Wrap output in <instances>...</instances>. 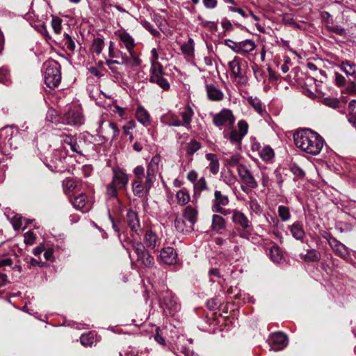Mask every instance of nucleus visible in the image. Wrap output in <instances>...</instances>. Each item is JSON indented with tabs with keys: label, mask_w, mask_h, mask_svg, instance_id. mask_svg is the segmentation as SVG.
<instances>
[{
	"label": "nucleus",
	"mask_w": 356,
	"mask_h": 356,
	"mask_svg": "<svg viewBox=\"0 0 356 356\" xmlns=\"http://www.w3.org/2000/svg\"><path fill=\"white\" fill-rule=\"evenodd\" d=\"M70 200L74 208L81 210L82 212H86L90 209V207L88 205L87 197L84 193L70 197Z\"/></svg>",
	"instance_id": "obj_21"
},
{
	"label": "nucleus",
	"mask_w": 356,
	"mask_h": 356,
	"mask_svg": "<svg viewBox=\"0 0 356 356\" xmlns=\"http://www.w3.org/2000/svg\"><path fill=\"white\" fill-rule=\"evenodd\" d=\"M206 159L210 162L209 168L213 175H216L219 171V160L217 156L213 153L206 154Z\"/></svg>",
	"instance_id": "obj_33"
},
{
	"label": "nucleus",
	"mask_w": 356,
	"mask_h": 356,
	"mask_svg": "<svg viewBox=\"0 0 356 356\" xmlns=\"http://www.w3.org/2000/svg\"><path fill=\"white\" fill-rule=\"evenodd\" d=\"M269 341L270 348L274 351L281 350L287 345V337L281 332L272 334Z\"/></svg>",
	"instance_id": "obj_13"
},
{
	"label": "nucleus",
	"mask_w": 356,
	"mask_h": 356,
	"mask_svg": "<svg viewBox=\"0 0 356 356\" xmlns=\"http://www.w3.org/2000/svg\"><path fill=\"white\" fill-rule=\"evenodd\" d=\"M51 26L56 34H60L62 31V19L58 17H54L51 19Z\"/></svg>",
	"instance_id": "obj_50"
},
{
	"label": "nucleus",
	"mask_w": 356,
	"mask_h": 356,
	"mask_svg": "<svg viewBox=\"0 0 356 356\" xmlns=\"http://www.w3.org/2000/svg\"><path fill=\"white\" fill-rule=\"evenodd\" d=\"M239 161H240V156L238 154L232 155V156H230L229 158H227L226 159L227 165H229L230 167H234L235 165L238 166V165H240Z\"/></svg>",
	"instance_id": "obj_57"
},
{
	"label": "nucleus",
	"mask_w": 356,
	"mask_h": 356,
	"mask_svg": "<svg viewBox=\"0 0 356 356\" xmlns=\"http://www.w3.org/2000/svg\"><path fill=\"white\" fill-rule=\"evenodd\" d=\"M183 216L192 225H193L197 220V211L191 206H188L184 211Z\"/></svg>",
	"instance_id": "obj_34"
},
{
	"label": "nucleus",
	"mask_w": 356,
	"mask_h": 356,
	"mask_svg": "<svg viewBox=\"0 0 356 356\" xmlns=\"http://www.w3.org/2000/svg\"><path fill=\"white\" fill-rule=\"evenodd\" d=\"M145 169L142 165H137L134 169V174L137 177L138 179H143L144 177Z\"/></svg>",
	"instance_id": "obj_64"
},
{
	"label": "nucleus",
	"mask_w": 356,
	"mask_h": 356,
	"mask_svg": "<svg viewBox=\"0 0 356 356\" xmlns=\"http://www.w3.org/2000/svg\"><path fill=\"white\" fill-rule=\"evenodd\" d=\"M247 101L259 115L264 116L266 114V109L258 97L250 96L247 99Z\"/></svg>",
	"instance_id": "obj_26"
},
{
	"label": "nucleus",
	"mask_w": 356,
	"mask_h": 356,
	"mask_svg": "<svg viewBox=\"0 0 356 356\" xmlns=\"http://www.w3.org/2000/svg\"><path fill=\"white\" fill-rule=\"evenodd\" d=\"M229 198L227 195H222L220 191H216L214 192V200L212 204V211L213 212L220 213L223 216L231 213V209H224L223 207L229 204Z\"/></svg>",
	"instance_id": "obj_12"
},
{
	"label": "nucleus",
	"mask_w": 356,
	"mask_h": 356,
	"mask_svg": "<svg viewBox=\"0 0 356 356\" xmlns=\"http://www.w3.org/2000/svg\"><path fill=\"white\" fill-rule=\"evenodd\" d=\"M289 230L296 240L301 241L305 238V233L301 223L294 222L289 227Z\"/></svg>",
	"instance_id": "obj_31"
},
{
	"label": "nucleus",
	"mask_w": 356,
	"mask_h": 356,
	"mask_svg": "<svg viewBox=\"0 0 356 356\" xmlns=\"http://www.w3.org/2000/svg\"><path fill=\"white\" fill-rule=\"evenodd\" d=\"M291 171L294 175L298 176L299 177H302L305 175V172L303 171V170L296 163L291 164Z\"/></svg>",
	"instance_id": "obj_60"
},
{
	"label": "nucleus",
	"mask_w": 356,
	"mask_h": 356,
	"mask_svg": "<svg viewBox=\"0 0 356 356\" xmlns=\"http://www.w3.org/2000/svg\"><path fill=\"white\" fill-rule=\"evenodd\" d=\"M44 83L49 88H54L61 81L60 66L56 61H48L44 63Z\"/></svg>",
	"instance_id": "obj_3"
},
{
	"label": "nucleus",
	"mask_w": 356,
	"mask_h": 356,
	"mask_svg": "<svg viewBox=\"0 0 356 356\" xmlns=\"http://www.w3.org/2000/svg\"><path fill=\"white\" fill-rule=\"evenodd\" d=\"M250 209L251 211L258 214L261 212V208L258 201L255 198H251L249 202Z\"/></svg>",
	"instance_id": "obj_54"
},
{
	"label": "nucleus",
	"mask_w": 356,
	"mask_h": 356,
	"mask_svg": "<svg viewBox=\"0 0 356 356\" xmlns=\"http://www.w3.org/2000/svg\"><path fill=\"white\" fill-rule=\"evenodd\" d=\"M98 123V134L102 136L104 140H108L110 138L111 141H113L117 139L120 134V130L116 124L102 120H100Z\"/></svg>",
	"instance_id": "obj_7"
},
{
	"label": "nucleus",
	"mask_w": 356,
	"mask_h": 356,
	"mask_svg": "<svg viewBox=\"0 0 356 356\" xmlns=\"http://www.w3.org/2000/svg\"><path fill=\"white\" fill-rule=\"evenodd\" d=\"M207 92L209 99L211 101L218 102L224 97L223 92L213 85L207 86Z\"/></svg>",
	"instance_id": "obj_29"
},
{
	"label": "nucleus",
	"mask_w": 356,
	"mask_h": 356,
	"mask_svg": "<svg viewBox=\"0 0 356 356\" xmlns=\"http://www.w3.org/2000/svg\"><path fill=\"white\" fill-rule=\"evenodd\" d=\"M355 65L350 63L348 60H344L339 65V69L346 74V76L356 79Z\"/></svg>",
	"instance_id": "obj_32"
},
{
	"label": "nucleus",
	"mask_w": 356,
	"mask_h": 356,
	"mask_svg": "<svg viewBox=\"0 0 356 356\" xmlns=\"http://www.w3.org/2000/svg\"><path fill=\"white\" fill-rule=\"evenodd\" d=\"M327 28L330 32L336 33L340 36L345 37L346 35L345 29L340 26H327Z\"/></svg>",
	"instance_id": "obj_56"
},
{
	"label": "nucleus",
	"mask_w": 356,
	"mask_h": 356,
	"mask_svg": "<svg viewBox=\"0 0 356 356\" xmlns=\"http://www.w3.org/2000/svg\"><path fill=\"white\" fill-rule=\"evenodd\" d=\"M334 82L339 87L344 86L346 83L345 77L339 72H334Z\"/></svg>",
	"instance_id": "obj_61"
},
{
	"label": "nucleus",
	"mask_w": 356,
	"mask_h": 356,
	"mask_svg": "<svg viewBox=\"0 0 356 356\" xmlns=\"http://www.w3.org/2000/svg\"><path fill=\"white\" fill-rule=\"evenodd\" d=\"M259 155L263 161H268L274 156V151L270 147H265L261 150Z\"/></svg>",
	"instance_id": "obj_44"
},
{
	"label": "nucleus",
	"mask_w": 356,
	"mask_h": 356,
	"mask_svg": "<svg viewBox=\"0 0 356 356\" xmlns=\"http://www.w3.org/2000/svg\"><path fill=\"white\" fill-rule=\"evenodd\" d=\"M269 256L270 259L274 263H280L283 259V256L281 250L277 245H273L269 250Z\"/></svg>",
	"instance_id": "obj_36"
},
{
	"label": "nucleus",
	"mask_w": 356,
	"mask_h": 356,
	"mask_svg": "<svg viewBox=\"0 0 356 356\" xmlns=\"http://www.w3.org/2000/svg\"><path fill=\"white\" fill-rule=\"evenodd\" d=\"M237 172L244 186H241V190L245 193H248L251 189H255L258 187V183L252 172L245 165H238Z\"/></svg>",
	"instance_id": "obj_6"
},
{
	"label": "nucleus",
	"mask_w": 356,
	"mask_h": 356,
	"mask_svg": "<svg viewBox=\"0 0 356 356\" xmlns=\"http://www.w3.org/2000/svg\"><path fill=\"white\" fill-rule=\"evenodd\" d=\"M120 40L125 45L126 49L129 51L130 56L132 57L134 62L136 65H139V60L136 58L134 48L135 47L134 40L133 38L127 32L124 31L119 35Z\"/></svg>",
	"instance_id": "obj_19"
},
{
	"label": "nucleus",
	"mask_w": 356,
	"mask_h": 356,
	"mask_svg": "<svg viewBox=\"0 0 356 356\" xmlns=\"http://www.w3.org/2000/svg\"><path fill=\"white\" fill-rule=\"evenodd\" d=\"M113 176L111 184L118 188V189H124L128 184V176L126 172L120 168L113 170Z\"/></svg>",
	"instance_id": "obj_15"
},
{
	"label": "nucleus",
	"mask_w": 356,
	"mask_h": 356,
	"mask_svg": "<svg viewBox=\"0 0 356 356\" xmlns=\"http://www.w3.org/2000/svg\"><path fill=\"white\" fill-rule=\"evenodd\" d=\"M193 115V110L190 106L188 105L183 108L181 112V116L182 118V121H181V126L189 129Z\"/></svg>",
	"instance_id": "obj_25"
},
{
	"label": "nucleus",
	"mask_w": 356,
	"mask_h": 356,
	"mask_svg": "<svg viewBox=\"0 0 356 356\" xmlns=\"http://www.w3.org/2000/svg\"><path fill=\"white\" fill-rule=\"evenodd\" d=\"M136 118L137 120L145 127H147L151 124L150 115L142 106L137 107L136 110Z\"/></svg>",
	"instance_id": "obj_23"
},
{
	"label": "nucleus",
	"mask_w": 356,
	"mask_h": 356,
	"mask_svg": "<svg viewBox=\"0 0 356 356\" xmlns=\"http://www.w3.org/2000/svg\"><path fill=\"white\" fill-rule=\"evenodd\" d=\"M15 134V127L13 126H6L0 130V138H3L4 141H7L11 146L12 143H10Z\"/></svg>",
	"instance_id": "obj_35"
},
{
	"label": "nucleus",
	"mask_w": 356,
	"mask_h": 356,
	"mask_svg": "<svg viewBox=\"0 0 356 356\" xmlns=\"http://www.w3.org/2000/svg\"><path fill=\"white\" fill-rule=\"evenodd\" d=\"M65 37V45L67 47V49L70 51H74L76 48V44L72 38L67 34H64Z\"/></svg>",
	"instance_id": "obj_55"
},
{
	"label": "nucleus",
	"mask_w": 356,
	"mask_h": 356,
	"mask_svg": "<svg viewBox=\"0 0 356 356\" xmlns=\"http://www.w3.org/2000/svg\"><path fill=\"white\" fill-rule=\"evenodd\" d=\"M76 140V138L72 136H66L63 140L65 147L66 148L67 146H69L71 150L74 148V143Z\"/></svg>",
	"instance_id": "obj_59"
},
{
	"label": "nucleus",
	"mask_w": 356,
	"mask_h": 356,
	"mask_svg": "<svg viewBox=\"0 0 356 356\" xmlns=\"http://www.w3.org/2000/svg\"><path fill=\"white\" fill-rule=\"evenodd\" d=\"M125 220L131 230L136 235H140L141 232V228L138 213L136 211L129 209L126 214Z\"/></svg>",
	"instance_id": "obj_16"
},
{
	"label": "nucleus",
	"mask_w": 356,
	"mask_h": 356,
	"mask_svg": "<svg viewBox=\"0 0 356 356\" xmlns=\"http://www.w3.org/2000/svg\"><path fill=\"white\" fill-rule=\"evenodd\" d=\"M322 103L332 108H337L340 104L339 99L334 97H325L322 99Z\"/></svg>",
	"instance_id": "obj_48"
},
{
	"label": "nucleus",
	"mask_w": 356,
	"mask_h": 356,
	"mask_svg": "<svg viewBox=\"0 0 356 356\" xmlns=\"http://www.w3.org/2000/svg\"><path fill=\"white\" fill-rule=\"evenodd\" d=\"M207 189V181L204 177L200 178L193 184L194 197H197L200 195L202 191Z\"/></svg>",
	"instance_id": "obj_38"
},
{
	"label": "nucleus",
	"mask_w": 356,
	"mask_h": 356,
	"mask_svg": "<svg viewBox=\"0 0 356 356\" xmlns=\"http://www.w3.org/2000/svg\"><path fill=\"white\" fill-rule=\"evenodd\" d=\"M76 186V181L71 178H66L63 181V187L65 193H70L73 191Z\"/></svg>",
	"instance_id": "obj_42"
},
{
	"label": "nucleus",
	"mask_w": 356,
	"mask_h": 356,
	"mask_svg": "<svg viewBox=\"0 0 356 356\" xmlns=\"http://www.w3.org/2000/svg\"><path fill=\"white\" fill-rule=\"evenodd\" d=\"M293 140L298 148L313 156L321 152L325 143L318 133L307 129L297 131L293 135Z\"/></svg>",
	"instance_id": "obj_1"
},
{
	"label": "nucleus",
	"mask_w": 356,
	"mask_h": 356,
	"mask_svg": "<svg viewBox=\"0 0 356 356\" xmlns=\"http://www.w3.org/2000/svg\"><path fill=\"white\" fill-rule=\"evenodd\" d=\"M142 24L143 27L148 30L154 36H158L160 35L159 31L154 29L152 27V25L149 22L145 21L143 22Z\"/></svg>",
	"instance_id": "obj_63"
},
{
	"label": "nucleus",
	"mask_w": 356,
	"mask_h": 356,
	"mask_svg": "<svg viewBox=\"0 0 356 356\" xmlns=\"http://www.w3.org/2000/svg\"><path fill=\"white\" fill-rule=\"evenodd\" d=\"M200 144L196 140H191L187 147V154L188 155H193L200 148Z\"/></svg>",
	"instance_id": "obj_53"
},
{
	"label": "nucleus",
	"mask_w": 356,
	"mask_h": 356,
	"mask_svg": "<svg viewBox=\"0 0 356 356\" xmlns=\"http://www.w3.org/2000/svg\"><path fill=\"white\" fill-rule=\"evenodd\" d=\"M328 243L336 254L344 259H348L350 250L344 244L337 240L335 238H330L328 240Z\"/></svg>",
	"instance_id": "obj_14"
},
{
	"label": "nucleus",
	"mask_w": 356,
	"mask_h": 356,
	"mask_svg": "<svg viewBox=\"0 0 356 356\" xmlns=\"http://www.w3.org/2000/svg\"><path fill=\"white\" fill-rule=\"evenodd\" d=\"M160 307L166 315L174 316L180 310V304L171 291L167 290L159 295Z\"/></svg>",
	"instance_id": "obj_5"
},
{
	"label": "nucleus",
	"mask_w": 356,
	"mask_h": 356,
	"mask_svg": "<svg viewBox=\"0 0 356 356\" xmlns=\"http://www.w3.org/2000/svg\"><path fill=\"white\" fill-rule=\"evenodd\" d=\"M277 213L278 216L283 222H286L289 220V219L291 218V213L289 208L286 206H279L277 208Z\"/></svg>",
	"instance_id": "obj_41"
},
{
	"label": "nucleus",
	"mask_w": 356,
	"mask_h": 356,
	"mask_svg": "<svg viewBox=\"0 0 356 356\" xmlns=\"http://www.w3.org/2000/svg\"><path fill=\"white\" fill-rule=\"evenodd\" d=\"M24 221L25 220L23 219L21 216H19L18 215H15L11 218V223L13 225L14 229L15 230L21 229Z\"/></svg>",
	"instance_id": "obj_52"
},
{
	"label": "nucleus",
	"mask_w": 356,
	"mask_h": 356,
	"mask_svg": "<svg viewBox=\"0 0 356 356\" xmlns=\"http://www.w3.org/2000/svg\"><path fill=\"white\" fill-rule=\"evenodd\" d=\"M118 188L111 183L107 187V195L110 197H118Z\"/></svg>",
	"instance_id": "obj_62"
},
{
	"label": "nucleus",
	"mask_w": 356,
	"mask_h": 356,
	"mask_svg": "<svg viewBox=\"0 0 356 356\" xmlns=\"http://www.w3.org/2000/svg\"><path fill=\"white\" fill-rule=\"evenodd\" d=\"M193 43V40L189 38L188 42L184 43L181 46L182 53L187 56L192 55L194 51Z\"/></svg>",
	"instance_id": "obj_47"
},
{
	"label": "nucleus",
	"mask_w": 356,
	"mask_h": 356,
	"mask_svg": "<svg viewBox=\"0 0 356 356\" xmlns=\"http://www.w3.org/2000/svg\"><path fill=\"white\" fill-rule=\"evenodd\" d=\"M197 19L200 22V26L202 27L208 29L210 31H217V22L204 20L201 16H198Z\"/></svg>",
	"instance_id": "obj_43"
},
{
	"label": "nucleus",
	"mask_w": 356,
	"mask_h": 356,
	"mask_svg": "<svg viewBox=\"0 0 356 356\" xmlns=\"http://www.w3.org/2000/svg\"><path fill=\"white\" fill-rule=\"evenodd\" d=\"M132 247L137 254L138 260L147 267L154 264V257L145 250V245L140 241L131 242Z\"/></svg>",
	"instance_id": "obj_11"
},
{
	"label": "nucleus",
	"mask_w": 356,
	"mask_h": 356,
	"mask_svg": "<svg viewBox=\"0 0 356 356\" xmlns=\"http://www.w3.org/2000/svg\"><path fill=\"white\" fill-rule=\"evenodd\" d=\"M238 130L235 129H227L222 131L223 138L235 146L236 149L241 148V141L248 134V124L244 120H239L237 123Z\"/></svg>",
	"instance_id": "obj_2"
},
{
	"label": "nucleus",
	"mask_w": 356,
	"mask_h": 356,
	"mask_svg": "<svg viewBox=\"0 0 356 356\" xmlns=\"http://www.w3.org/2000/svg\"><path fill=\"white\" fill-rule=\"evenodd\" d=\"M212 229L220 230L225 227V221L224 218L217 214H214L212 216Z\"/></svg>",
	"instance_id": "obj_40"
},
{
	"label": "nucleus",
	"mask_w": 356,
	"mask_h": 356,
	"mask_svg": "<svg viewBox=\"0 0 356 356\" xmlns=\"http://www.w3.org/2000/svg\"><path fill=\"white\" fill-rule=\"evenodd\" d=\"M229 68L235 81L239 85H245L248 83L246 76V62L242 58L235 56L228 63Z\"/></svg>",
	"instance_id": "obj_4"
},
{
	"label": "nucleus",
	"mask_w": 356,
	"mask_h": 356,
	"mask_svg": "<svg viewBox=\"0 0 356 356\" xmlns=\"http://www.w3.org/2000/svg\"><path fill=\"white\" fill-rule=\"evenodd\" d=\"M321 253L315 249L307 250L306 253L300 254V258L306 262L318 261L321 259Z\"/></svg>",
	"instance_id": "obj_28"
},
{
	"label": "nucleus",
	"mask_w": 356,
	"mask_h": 356,
	"mask_svg": "<svg viewBox=\"0 0 356 356\" xmlns=\"http://www.w3.org/2000/svg\"><path fill=\"white\" fill-rule=\"evenodd\" d=\"M176 198L177 203L181 206L188 204L191 200L190 195L186 188L179 190L176 194Z\"/></svg>",
	"instance_id": "obj_37"
},
{
	"label": "nucleus",
	"mask_w": 356,
	"mask_h": 356,
	"mask_svg": "<svg viewBox=\"0 0 356 356\" xmlns=\"http://www.w3.org/2000/svg\"><path fill=\"white\" fill-rule=\"evenodd\" d=\"M150 188L147 189L146 181L144 184L142 182V179H136L132 184V190L135 195L142 197L145 196Z\"/></svg>",
	"instance_id": "obj_24"
},
{
	"label": "nucleus",
	"mask_w": 356,
	"mask_h": 356,
	"mask_svg": "<svg viewBox=\"0 0 356 356\" xmlns=\"http://www.w3.org/2000/svg\"><path fill=\"white\" fill-rule=\"evenodd\" d=\"M161 122L166 125L168 126H173V127H181V120H179V117L172 113H169L167 114L163 115L161 118Z\"/></svg>",
	"instance_id": "obj_27"
},
{
	"label": "nucleus",
	"mask_w": 356,
	"mask_h": 356,
	"mask_svg": "<svg viewBox=\"0 0 356 356\" xmlns=\"http://www.w3.org/2000/svg\"><path fill=\"white\" fill-rule=\"evenodd\" d=\"M212 122L217 127H233L235 122V118L232 111L227 108L222 109L219 113L213 114Z\"/></svg>",
	"instance_id": "obj_8"
},
{
	"label": "nucleus",
	"mask_w": 356,
	"mask_h": 356,
	"mask_svg": "<svg viewBox=\"0 0 356 356\" xmlns=\"http://www.w3.org/2000/svg\"><path fill=\"white\" fill-rule=\"evenodd\" d=\"M35 240V236L31 231L26 232L24 235V241L26 245H33Z\"/></svg>",
	"instance_id": "obj_58"
},
{
	"label": "nucleus",
	"mask_w": 356,
	"mask_h": 356,
	"mask_svg": "<svg viewBox=\"0 0 356 356\" xmlns=\"http://www.w3.org/2000/svg\"><path fill=\"white\" fill-rule=\"evenodd\" d=\"M64 160L65 157H63L59 152H56L52 154L51 160L47 165L51 171L62 172L64 169Z\"/></svg>",
	"instance_id": "obj_22"
},
{
	"label": "nucleus",
	"mask_w": 356,
	"mask_h": 356,
	"mask_svg": "<svg viewBox=\"0 0 356 356\" xmlns=\"http://www.w3.org/2000/svg\"><path fill=\"white\" fill-rule=\"evenodd\" d=\"M159 259L165 264L172 265L177 262V254L171 247L164 248L160 252Z\"/></svg>",
	"instance_id": "obj_20"
},
{
	"label": "nucleus",
	"mask_w": 356,
	"mask_h": 356,
	"mask_svg": "<svg viewBox=\"0 0 356 356\" xmlns=\"http://www.w3.org/2000/svg\"><path fill=\"white\" fill-rule=\"evenodd\" d=\"M80 342L84 346H91L94 342V334L92 332L83 334L80 337Z\"/></svg>",
	"instance_id": "obj_46"
},
{
	"label": "nucleus",
	"mask_w": 356,
	"mask_h": 356,
	"mask_svg": "<svg viewBox=\"0 0 356 356\" xmlns=\"http://www.w3.org/2000/svg\"><path fill=\"white\" fill-rule=\"evenodd\" d=\"M230 214H232V222L241 227L243 229H246L251 226V222L246 215L241 211L231 209Z\"/></svg>",
	"instance_id": "obj_18"
},
{
	"label": "nucleus",
	"mask_w": 356,
	"mask_h": 356,
	"mask_svg": "<svg viewBox=\"0 0 356 356\" xmlns=\"http://www.w3.org/2000/svg\"><path fill=\"white\" fill-rule=\"evenodd\" d=\"M256 44L252 40H245L239 42L238 54L246 55L255 49Z\"/></svg>",
	"instance_id": "obj_30"
},
{
	"label": "nucleus",
	"mask_w": 356,
	"mask_h": 356,
	"mask_svg": "<svg viewBox=\"0 0 356 356\" xmlns=\"http://www.w3.org/2000/svg\"><path fill=\"white\" fill-rule=\"evenodd\" d=\"M62 123L64 124L75 126L81 125L84 122V118L80 108H70L61 118Z\"/></svg>",
	"instance_id": "obj_10"
},
{
	"label": "nucleus",
	"mask_w": 356,
	"mask_h": 356,
	"mask_svg": "<svg viewBox=\"0 0 356 356\" xmlns=\"http://www.w3.org/2000/svg\"><path fill=\"white\" fill-rule=\"evenodd\" d=\"M151 64H152V66L150 68L151 75L149 77V81H151L158 76H161L163 75V74H164L162 65L160 63H159V62L154 63L153 62V63H151Z\"/></svg>",
	"instance_id": "obj_39"
},
{
	"label": "nucleus",
	"mask_w": 356,
	"mask_h": 356,
	"mask_svg": "<svg viewBox=\"0 0 356 356\" xmlns=\"http://www.w3.org/2000/svg\"><path fill=\"white\" fill-rule=\"evenodd\" d=\"M143 241L145 245V247L150 250H155L161 243V238L157 234L151 229L146 230Z\"/></svg>",
	"instance_id": "obj_17"
},
{
	"label": "nucleus",
	"mask_w": 356,
	"mask_h": 356,
	"mask_svg": "<svg viewBox=\"0 0 356 356\" xmlns=\"http://www.w3.org/2000/svg\"><path fill=\"white\" fill-rule=\"evenodd\" d=\"M151 83H156L159 87H161L164 90H168L170 88V83L166 79H165L163 75L161 76H158L151 81Z\"/></svg>",
	"instance_id": "obj_45"
},
{
	"label": "nucleus",
	"mask_w": 356,
	"mask_h": 356,
	"mask_svg": "<svg viewBox=\"0 0 356 356\" xmlns=\"http://www.w3.org/2000/svg\"><path fill=\"white\" fill-rule=\"evenodd\" d=\"M104 43V40L102 38H95L92 44V49L93 52H95L97 54H99L102 51Z\"/></svg>",
	"instance_id": "obj_49"
},
{
	"label": "nucleus",
	"mask_w": 356,
	"mask_h": 356,
	"mask_svg": "<svg viewBox=\"0 0 356 356\" xmlns=\"http://www.w3.org/2000/svg\"><path fill=\"white\" fill-rule=\"evenodd\" d=\"M0 83L6 85L10 83L9 72L5 67L0 68Z\"/></svg>",
	"instance_id": "obj_51"
},
{
	"label": "nucleus",
	"mask_w": 356,
	"mask_h": 356,
	"mask_svg": "<svg viewBox=\"0 0 356 356\" xmlns=\"http://www.w3.org/2000/svg\"><path fill=\"white\" fill-rule=\"evenodd\" d=\"M161 163V158L159 154L154 156L149 162L147 168L146 188H151L156 179V175L159 172Z\"/></svg>",
	"instance_id": "obj_9"
}]
</instances>
